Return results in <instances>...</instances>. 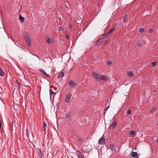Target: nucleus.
<instances>
[{
    "instance_id": "18",
    "label": "nucleus",
    "mask_w": 158,
    "mask_h": 158,
    "mask_svg": "<svg viewBox=\"0 0 158 158\" xmlns=\"http://www.w3.org/2000/svg\"><path fill=\"white\" fill-rule=\"evenodd\" d=\"M65 115H66V118L69 119L70 118V116H71V114H70V113H68L66 114Z\"/></svg>"
},
{
    "instance_id": "40",
    "label": "nucleus",
    "mask_w": 158,
    "mask_h": 158,
    "mask_svg": "<svg viewBox=\"0 0 158 158\" xmlns=\"http://www.w3.org/2000/svg\"><path fill=\"white\" fill-rule=\"evenodd\" d=\"M157 143H158V139L157 141Z\"/></svg>"
},
{
    "instance_id": "43",
    "label": "nucleus",
    "mask_w": 158,
    "mask_h": 158,
    "mask_svg": "<svg viewBox=\"0 0 158 158\" xmlns=\"http://www.w3.org/2000/svg\"><path fill=\"white\" fill-rule=\"evenodd\" d=\"M154 91V92H156V90H155Z\"/></svg>"
},
{
    "instance_id": "31",
    "label": "nucleus",
    "mask_w": 158,
    "mask_h": 158,
    "mask_svg": "<svg viewBox=\"0 0 158 158\" xmlns=\"http://www.w3.org/2000/svg\"><path fill=\"white\" fill-rule=\"evenodd\" d=\"M148 32L149 33H152L153 32V30L152 29H150L149 30Z\"/></svg>"
},
{
    "instance_id": "19",
    "label": "nucleus",
    "mask_w": 158,
    "mask_h": 158,
    "mask_svg": "<svg viewBox=\"0 0 158 158\" xmlns=\"http://www.w3.org/2000/svg\"><path fill=\"white\" fill-rule=\"evenodd\" d=\"M49 92L51 96L52 95L56 94V93L53 92V90L51 89H50Z\"/></svg>"
},
{
    "instance_id": "6",
    "label": "nucleus",
    "mask_w": 158,
    "mask_h": 158,
    "mask_svg": "<svg viewBox=\"0 0 158 158\" xmlns=\"http://www.w3.org/2000/svg\"><path fill=\"white\" fill-rule=\"evenodd\" d=\"M131 156L133 158H138L139 157L138 155L137 154V152H133V150L131 153Z\"/></svg>"
},
{
    "instance_id": "14",
    "label": "nucleus",
    "mask_w": 158,
    "mask_h": 158,
    "mask_svg": "<svg viewBox=\"0 0 158 158\" xmlns=\"http://www.w3.org/2000/svg\"><path fill=\"white\" fill-rule=\"evenodd\" d=\"M127 15H126L124 16L123 19V22L124 23H126L127 22Z\"/></svg>"
},
{
    "instance_id": "41",
    "label": "nucleus",
    "mask_w": 158,
    "mask_h": 158,
    "mask_svg": "<svg viewBox=\"0 0 158 158\" xmlns=\"http://www.w3.org/2000/svg\"><path fill=\"white\" fill-rule=\"evenodd\" d=\"M157 125L158 126V122L157 123Z\"/></svg>"
},
{
    "instance_id": "37",
    "label": "nucleus",
    "mask_w": 158,
    "mask_h": 158,
    "mask_svg": "<svg viewBox=\"0 0 158 158\" xmlns=\"http://www.w3.org/2000/svg\"><path fill=\"white\" fill-rule=\"evenodd\" d=\"M109 106H107L106 108V109L105 110L106 111L109 108Z\"/></svg>"
},
{
    "instance_id": "24",
    "label": "nucleus",
    "mask_w": 158,
    "mask_h": 158,
    "mask_svg": "<svg viewBox=\"0 0 158 158\" xmlns=\"http://www.w3.org/2000/svg\"><path fill=\"white\" fill-rule=\"evenodd\" d=\"M141 44L139 42H138L137 43V46L138 47H141Z\"/></svg>"
},
{
    "instance_id": "7",
    "label": "nucleus",
    "mask_w": 158,
    "mask_h": 158,
    "mask_svg": "<svg viewBox=\"0 0 158 158\" xmlns=\"http://www.w3.org/2000/svg\"><path fill=\"white\" fill-rule=\"evenodd\" d=\"M108 79L109 78L108 77L106 76H104V75H102L100 76V81L102 80L104 81H107Z\"/></svg>"
},
{
    "instance_id": "8",
    "label": "nucleus",
    "mask_w": 158,
    "mask_h": 158,
    "mask_svg": "<svg viewBox=\"0 0 158 158\" xmlns=\"http://www.w3.org/2000/svg\"><path fill=\"white\" fill-rule=\"evenodd\" d=\"M117 124V122L115 121L109 126V127L111 129H114L115 127Z\"/></svg>"
},
{
    "instance_id": "17",
    "label": "nucleus",
    "mask_w": 158,
    "mask_h": 158,
    "mask_svg": "<svg viewBox=\"0 0 158 158\" xmlns=\"http://www.w3.org/2000/svg\"><path fill=\"white\" fill-rule=\"evenodd\" d=\"M156 108L155 107H153L152 109H151L150 111V112L151 113H153L156 111Z\"/></svg>"
},
{
    "instance_id": "32",
    "label": "nucleus",
    "mask_w": 158,
    "mask_h": 158,
    "mask_svg": "<svg viewBox=\"0 0 158 158\" xmlns=\"http://www.w3.org/2000/svg\"><path fill=\"white\" fill-rule=\"evenodd\" d=\"M65 38L66 39L68 40L69 38V35H67L65 36Z\"/></svg>"
},
{
    "instance_id": "35",
    "label": "nucleus",
    "mask_w": 158,
    "mask_h": 158,
    "mask_svg": "<svg viewBox=\"0 0 158 158\" xmlns=\"http://www.w3.org/2000/svg\"><path fill=\"white\" fill-rule=\"evenodd\" d=\"M2 92V90L1 88V87H0V94Z\"/></svg>"
},
{
    "instance_id": "27",
    "label": "nucleus",
    "mask_w": 158,
    "mask_h": 158,
    "mask_svg": "<svg viewBox=\"0 0 158 158\" xmlns=\"http://www.w3.org/2000/svg\"><path fill=\"white\" fill-rule=\"evenodd\" d=\"M78 158H84V156L82 154H79L78 156Z\"/></svg>"
},
{
    "instance_id": "36",
    "label": "nucleus",
    "mask_w": 158,
    "mask_h": 158,
    "mask_svg": "<svg viewBox=\"0 0 158 158\" xmlns=\"http://www.w3.org/2000/svg\"><path fill=\"white\" fill-rule=\"evenodd\" d=\"M38 150L39 151L40 154L41 153V150L40 149H38Z\"/></svg>"
},
{
    "instance_id": "21",
    "label": "nucleus",
    "mask_w": 158,
    "mask_h": 158,
    "mask_svg": "<svg viewBox=\"0 0 158 158\" xmlns=\"http://www.w3.org/2000/svg\"><path fill=\"white\" fill-rule=\"evenodd\" d=\"M109 35V34L107 33L106 34L102 35V37L103 38H105L107 37Z\"/></svg>"
},
{
    "instance_id": "3",
    "label": "nucleus",
    "mask_w": 158,
    "mask_h": 158,
    "mask_svg": "<svg viewBox=\"0 0 158 158\" xmlns=\"http://www.w3.org/2000/svg\"><path fill=\"white\" fill-rule=\"evenodd\" d=\"M71 97V93H68L66 94L65 98L66 102L68 103L70 101Z\"/></svg>"
},
{
    "instance_id": "42",
    "label": "nucleus",
    "mask_w": 158,
    "mask_h": 158,
    "mask_svg": "<svg viewBox=\"0 0 158 158\" xmlns=\"http://www.w3.org/2000/svg\"><path fill=\"white\" fill-rule=\"evenodd\" d=\"M57 89L56 88H55V89L56 90Z\"/></svg>"
},
{
    "instance_id": "20",
    "label": "nucleus",
    "mask_w": 158,
    "mask_h": 158,
    "mask_svg": "<svg viewBox=\"0 0 158 158\" xmlns=\"http://www.w3.org/2000/svg\"><path fill=\"white\" fill-rule=\"evenodd\" d=\"M64 73H63V72H61L59 74V77H63L64 76Z\"/></svg>"
},
{
    "instance_id": "2",
    "label": "nucleus",
    "mask_w": 158,
    "mask_h": 158,
    "mask_svg": "<svg viewBox=\"0 0 158 158\" xmlns=\"http://www.w3.org/2000/svg\"><path fill=\"white\" fill-rule=\"evenodd\" d=\"M69 85L72 87L74 88L77 85V82L70 81L69 82Z\"/></svg>"
},
{
    "instance_id": "33",
    "label": "nucleus",
    "mask_w": 158,
    "mask_h": 158,
    "mask_svg": "<svg viewBox=\"0 0 158 158\" xmlns=\"http://www.w3.org/2000/svg\"><path fill=\"white\" fill-rule=\"evenodd\" d=\"M131 111L130 110H128L127 111V113L128 114H129L131 113Z\"/></svg>"
},
{
    "instance_id": "15",
    "label": "nucleus",
    "mask_w": 158,
    "mask_h": 158,
    "mask_svg": "<svg viewBox=\"0 0 158 158\" xmlns=\"http://www.w3.org/2000/svg\"><path fill=\"white\" fill-rule=\"evenodd\" d=\"M127 75L130 77H133L134 76V74L131 72H128L127 73Z\"/></svg>"
},
{
    "instance_id": "11",
    "label": "nucleus",
    "mask_w": 158,
    "mask_h": 158,
    "mask_svg": "<svg viewBox=\"0 0 158 158\" xmlns=\"http://www.w3.org/2000/svg\"><path fill=\"white\" fill-rule=\"evenodd\" d=\"M40 71L44 75H46L47 76H49L48 74H47L45 73V72L44 71V70H43V69H40Z\"/></svg>"
},
{
    "instance_id": "13",
    "label": "nucleus",
    "mask_w": 158,
    "mask_h": 158,
    "mask_svg": "<svg viewBox=\"0 0 158 158\" xmlns=\"http://www.w3.org/2000/svg\"><path fill=\"white\" fill-rule=\"evenodd\" d=\"M43 127L44 129V131H46V128H47V126L46 123L45 122H44L43 123Z\"/></svg>"
},
{
    "instance_id": "5",
    "label": "nucleus",
    "mask_w": 158,
    "mask_h": 158,
    "mask_svg": "<svg viewBox=\"0 0 158 158\" xmlns=\"http://www.w3.org/2000/svg\"><path fill=\"white\" fill-rule=\"evenodd\" d=\"M105 139L103 136L102 137L98 140V144L100 145L103 144L105 143Z\"/></svg>"
},
{
    "instance_id": "29",
    "label": "nucleus",
    "mask_w": 158,
    "mask_h": 158,
    "mask_svg": "<svg viewBox=\"0 0 158 158\" xmlns=\"http://www.w3.org/2000/svg\"><path fill=\"white\" fill-rule=\"evenodd\" d=\"M59 30L60 31H63V28L62 27H59Z\"/></svg>"
},
{
    "instance_id": "30",
    "label": "nucleus",
    "mask_w": 158,
    "mask_h": 158,
    "mask_svg": "<svg viewBox=\"0 0 158 158\" xmlns=\"http://www.w3.org/2000/svg\"><path fill=\"white\" fill-rule=\"evenodd\" d=\"M112 64V62L111 61H109L107 63V64L108 65H110Z\"/></svg>"
},
{
    "instance_id": "26",
    "label": "nucleus",
    "mask_w": 158,
    "mask_h": 158,
    "mask_svg": "<svg viewBox=\"0 0 158 158\" xmlns=\"http://www.w3.org/2000/svg\"><path fill=\"white\" fill-rule=\"evenodd\" d=\"M144 31V29L142 28H141L139 29V31L140 33H143Z\"/></svg>"
},
{
    "instance_id": "22",
    "label": "nucleus",
    "mask_w": 158,
    "mask_h": 158,
    "mask_svg": "<svg viewBox=\"0 0 158 158\" xmlns=\"http://www.w3.org/2000/svg\"><path fill=\"white\" fill-rule=\"evenodd\" d=\"M16 82H17V86L18 89H19L20 88V84L17 80L16 81Z\"/></svg>"
},
{
    "instance_id": "34",
    "label": "nucleus",
    "mask_w": 158,
    "mask_h": 158,
    "mask_svg": "<svg viewBox=\"0 0 158 158\" xmlns=\"http://www.w3.org/2000/svg\"><path fill=\"white\" fill-rule=\"evenodd\" d=\"M108 40H106L105 42V45H106L107 43H108Z\"/></svg>"
},
{
    "instance_id": "25",
    "label": "nucleus",
    "mask_w": 158,
    "mask_h": 158,
    "mask_svg": "<svg viewBox=\"0 0 158 158\" xmlns=\"http://www.w3.org/2000/svg\"><path fill=\"white\" fill-rule=\"evenodd\" d=\"M135 134V131H131L130 132V134L131 135H133Z\"/></svg>"
},
{
    "instance_id": "12",
    "label": "nucleus",
    "mask_w": 158,
    "mask_h": 158,
    "mask_svg": "<svg viewBox=\"0 0 158 158\" xmlns=\"http://www.w3.org/2000/svg\"><path fill=\"white\" fill-rule=\"evenodd\" d=\"M53 40L52 39H50V38H48L47 40V42L48 44H51Z\"/></svg>"
},
{
    "instance_id": "16",
    "label": "nucleus",
    "mask_w": 158,
    "mask_h": 158,
    "mask_svg": "<svg viewBox=\"0 0 158 158\" xmlns=\"http://www.w3.org/2000/svg\"><path fill=\"white\" fill-rule=\"evenodd\" d=\"M4 75V72L2 69L0 68V76H3Z\"/></svg>"
},
{
    "instance_id": "9",
    "label": "nucleus",
    "mask_w": 158,
    "mask_h": 158,
    "mask_svg": "<svg viewBox=\"0 0 158 158\" xmlns=\"http://www.w3.org/2000/svg\"><path fill=\"white\" fill-rule=\"evenodd\" d=\"M19 19L21 23H23L24 21V18L22 17L20 15H19Z\"/></svg>"
},
{
    "instance_id": "39",
    "label": "nucleus",
    "mask_w": 158,
    "mask_h": 158,
    "mask_svg": "<svg viewBox=\"0 0 158 158\" xmlns=\"http://www.w3.org/2000/svg\"><path fill=\"white\" fill-rule=\"evenodd\" d=\"M114 145L113 144H111L110 145V147L111 148H113Z\"/></svg>"
},
{
    "instance_id": "10",
    "label": "nucleus",
    "mask_w": 158,
    "mask_h": 158,
    "mask_svg": "<svg viewBox=\"0 0 158 158\" xmlns=\"http://www.w3.org/2000/svg\"><path fill=\"white\" fill-rule=\"evenodd\" d=\"M115 29V27H113L110 30L107 32L108 34L109 35Z\"/></svg>"
},
{
    "instance_id": "23",
    "label": "nucleus",
    "mask_w": 158,
    "mask_h": 158,
    "mask_svg": "<svg viewBox=\"0 0 158 158\" xmlns=\"http://www.w3.org/2000/svg\"><path fill=\"white\" fill-rule=\"evenodd\" d=\"M26 133L27 136L28 137L29 136V134L28 130L27 129H26Z\"/></svg>"
},
{
    "instance_id": "28",
    "label": "nucleus",
    "mask_w": 158,
    "mask_h": 158,
    "mask_svg": "<svg viewBox=\"0 0 158 158\" xmlns=\"http://www.w3.org/2000/svg\"><path fill=\"white\" fill-rule=\"evenodd\" d=\"M157 62H152V66H154L157 63Z\"/></svg>"
},
{
    "instance_id": "38",
    "label": "nucleus",
    "mask_w": 158,
    "mask_h": 158,
    "mask_svg": "<svg viewBox=\"0 0 158 158\" xmlns=\"http://www.w3.org/2000/svg\"><path fill=\"white\" fill-rule=\"evenodd\" d=\"M46 39L47 40L48 39V38H50L49 37V35H47L46 36Z\"/></svg>"
},
{
    "instance_id": "4",
    "label": "nucleus",
    "mask_w": 158,
    "mask_h": 158,
    "mask_svg": "<svg viewBox=\"0 0 158 158\" xmlns=\"http://www.w3.org/2000/svg\"><path fill=\"white\" fill-rule=\"evenodd\" d=\"M93 76L96 80L100 81L101 76H100L98 74L95 73H93Z\"/></svg>"
},
{
    "instance_id": "1",
    "label": "nucleus",
    "mask_w": 158,
    "mask_h": 158,
    "mask_svg": "<svg viewBox=\"0 0 158 158\" xmlns=\"http://www.w3.org/2000/svg\"><path fill=\"white\" fill-rule=\"evenodd\" d=\"M24 39L27 45L29 46H31V41L29 35L28 34L25 35Z\"/></svg>"
}]
</instances>
